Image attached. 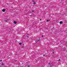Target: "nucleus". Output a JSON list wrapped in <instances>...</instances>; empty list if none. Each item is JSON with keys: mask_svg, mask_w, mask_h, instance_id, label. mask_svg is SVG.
Masks as SVG:
<instances>
[{"mask_svg": "<svg viewBox=\"0 0 67 67\" xmlns=\"http://www.w3.org/2000/svg\"><path fill=\"white\" fill-rule=\"evenodd\" d=\"M3 65H4V64H1V65L2 66H3Z\"/></svg>", "mask_w": 67, "mask_h": 67, "instance_id": "obj_11", "label": "nucleus"}, {"mask_svg": "<svg viewBox=\"0 0 67 67\" xmlns=\"http://www.w3.org/2000/svg\"><path fill=\"white\" fill-rule=\"evenodd\" d=\"M28 67H29V66H28Z\"/></svg>", "mask_w": 67, "mask_h": 67, "instance_id": "obj_20", "label": "nucleus"}, {"mask_svg": "<svg viewBox=\"0 0 67 67\" xmlns=\"http://www.w3.org/2000/svg\"><path fill=\"white\" fill-rule=\"evenodd\" d=\"M67 11V10H66Z\"/></svg>", "mask_w": 67, "mask_h": 67, "instance_id": "obj_22", "label": "nucleus"}, {"mask_svg": "<svg viewBox=\"0 0 67 67\" xmlns=\"http://www.w3.org/2000/svg\"><path fill=\"white\" fill-rule=\"evenodd\" d=\"M49 64H50V63H48V65H49Z\"/></svg>", "mask_w": 67, "mask_h": 67, "instance_id": "obj_13", "label": "nucleus"}, {"mask_svg": "<svg viewBox=\"0 0 67 67\" xmlns=\"http://www.w3.org/2000/svg\"><path fill=\"white\" fill-rule=\"evenodd\" d=\"M27 38H29V36L27 37Z\"/></svg>", "mask_w": 67, "mask_h": 67, "instance_id": "obj_17", "label": "nucleus"}, {"mask_svg": "<svg viewBox=\"0 0 67 67\" xmlns=\"http://www.w3.org/2000/svg\"><path fill=\"white\" fill-rule=\"evenodd\" d=\"M41 37H43V35H42Z\"/></svg>", "mask_w": 67, "mask_h": 67, "instance_id": "obj_12", "label": "nucleus"}, {"mask_svg": "<svg viewBox=\"0 0 67 67\" xmlns=\"http://www.w3.org/2000/svg\"><path fill=\"white\" fill-rule=\"evenodd\" d=\"M60 59H59L58 61H60Z\"/></svg>", "mask_w": 67, "mask_h": 67, "instance_id": "obj_15", "label": "nucleus"}, {"mask_svg": "<svg viewBox=\"0 0 67 67\" xmlns=\"http://www.w3.org/2000/svg\"><path fill=\"white\" fill-rule=\"evenodd\" d=\"M32 12H35V11H34V10H33Z\"/></svg>", "mask_w": 67, "mask_h": 67, "instance_id": "obj_14", "label": "nucleus"}, {"mask_svg": "<svg viewBox=\"0 0 67 67\" xmlns=\"http://www.w3.org/2000/svg\"><path fill=\"white\" fill-rule=\"evenodd\" d=\"M2 11L3 12H4L5 11V9H3L2 10Z\"/></svg>", "mask_w": 67, "mask_h": 67, "instance_id": "obj_2", "label": "nucleus"}, {"mask_svg": "<svg viewBox=\"0 0 67 67\" xmlns=\"http://www.w3.org/2000/svg\"><path fill=\"white\" fill-rule=\"evenodd\" d=\"M49 66L51 67H53V65H50Z\"/></svg>", "mask_w": 67, "mask_h": 67, "instance_id": "obj_7", "label": "nucleus"}, {"mask_svg": "<svg viewBox=\"0 0 67 67\" xmlns=\"http://www.w3.org/2000/svg\"><path fill=\"white\" fill-rule=\"evenodd\" d=\"M50 20H47V22H48V21H49Z\"/></svg>", "mask_w": 67, "mask_h": 67, "instance_id": "obj_6", "label": "nucleus"}, {"mask_svg": "<svg viewBox=\"0 0 67 67\" xmlns=\"http://www.w3.org/2000/svg\"><path fill=\"white\" fill-rule=\"evenodd\" d=\"M63 23V22L62 21H61L60 22V24H62Z\"/></svg>", "mask_w": 67, "mask_h": 67, "instance_id": "obj_4", "label": "nucleus"}, {"mask_svg": "<svg viewBox=\"0 0 67 67\" xmlns=\"http://www.w3.org/2000/svg\"><path fill=\"white\" fill-rule=\"evenodd\" d=\"M32 1L33 2H34V4H36V3L35 2V1L34 0H32Z\"/></svg>", "mask_w": 67, "mask_h": 67, "instance_id": "obj_1", "label": "nucleus"}, {"mask_svg": "<svg viewBox=\"0 0 67 67\" xmlns=\"http://www.w3.org/2000/svg\"><path fill=\"white\" fill-rule=\"evenodd\" d=\"M40 20H41V19H40Z\"/></svg>", "mask_w": 67, "mask_h": 67, "instance_id": "obj_21", "label": "nucleus"}, {"mask_svg": "<svg viewBox=\"0 0 67 67\" xmlns=\"http://www.w3.org/2000/svg\"><path fill=\"white\" fill-rule=\"evenodd\" d=\"M1 61H2V60H1Z\"/></svg>", "mask_w": 67, "mask_h": 67, "instance_id": "obj_19", "label": "nucleus"}, {"mask_svg": "<svg viewBox=\"0 0 67 67\" xmlns=\"http://www.w3.org/2000/svg\"><path fill=\"white\" fill-rule=\"evenodd\" d=\"M43 56H45V55H43Z\"/></svg>", "mask_w": 67, "mask_h": 67, "instance_id": "obj_18", "label": "nucleus"}, {"mask_svg": "<svg viewBox=\"0 0 67 67\" xmlns=\"http://www.w3.org/2000/svg\"><path fill=\"white\" fill-rule=\"evenodd\" d=\"M19 45H21V44H22V43H19Z\"/></svg>", "mask_w": 67, "mask_h": 67, "instance_id": "obj_9", "label": "nucleus"}, {"mask_svg": "<svg viewBox=\"0 0 67 67\" xmlns=\"http://www.w3.org/2000/svg\"><path fill=\"white\" fill-rule=\"evenodd\" d=\"M4 21L5 22H8V21H7V20H4Z\"/></svg>", "mask_w": 67, "mask_h": 67, "instance_id": "obj_8", "label": "nucleus"}, {"mask_svg": "<svg viewBox=\"0 0 67 67\" xmlns=\"http://www.w3.org/2000/svg\"><path fill=\"white\" fill-rule=\"evenodd\" d=\"M40 41V40H37L36 41H35L36 43H37V42H38V41Z\"/></svg>", "mask_w": 67, "mask_h": 67, "instance_id": "obj_3", "label": "nucleus"}, {"mask_svg": "<svg viewBox=\"0 0 67 67\" xmlns=\"http://www.w3.org/2000/svg\"><path fill=\"white\" fill-rule=\"evenodd\" d=\"M29 12L30 13H33V12H32H32Z\"/></svg>", "mask_w": 67, "mask_h": 67, "instance_id": "obj_10", "label": "nucleus"}, {"mask_svg": "<svg viewBox=\"0 0 67 67\" xmlns=\"http://www.w3.org/2000/svg\"><path fill=\"white\" fill-rule=\"evenodd\" d=\"M52 53L54 54V52H52Z\"/></svg>", "mask_w": 67, "mask_h": 67, "instance_id": "obj_16", "label": "nucleus"}, {"mask_svg": "<svg viewBox=\"0 0 67 67\" xmlns=\"http://www.w3.org/2000/svg\"><path fill=\"white\" fill-rule=\"evenodd\" d=\"M14 24H16V23H17V22L15 21H14Z\"/></svg>", "mask_w": 67, "mask_h": 67, "instance_id": "obj_5", "label": "nucleus"}]
</instances>
